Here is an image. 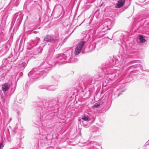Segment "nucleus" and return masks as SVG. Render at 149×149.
Instances as JSON below:
<instances>
[{"label": "nucleus", "instance_id": "f257e3e1", "mask_svg": "<svg viewBox=\"0 0 149 149\" xmlns=\"http://www.w3.org/2000/svg\"><path fill=\"white\" fill-rule=\"evenodd\" d=\"M84 44V41H82L80 42L77 46V48L75 50V54L76 55H77L80 53Z\"/></svg>", "mask_w": 149, "mask_h": 149}, {"label": "nucleus", "instance_id": "f03ea898", "mask_svg": "<svg viewBox=\"0 0 149 149\" xmlns=\"http://www.w3.org/2000/svg\"><path fill=\"white\" fill-rule=\"evenodd\" d=\"M125 0H119L118 1V3L116 4V8H120L123 6L125 4Z\"/></svg>", "mask_w": 149, "mask_h": 149}, {"label": "nucleus", "instance_id": "7ed1b4c3", "mask_svg": "<svg viewBox=\"0 0 149 149\" xmlns=\"http://www.w3.org/2000/svg\"><path fill=\"white\" fill-rule=\"evenodd\" d=\"M9 89L8 84L6 83H5L2 85V89L3 91H6Z\"/></svg>", "mask_w": 149, "mask_h": 149}, {"label": "nucleus", "instance_id": "20e7f679", "mask_svg": "<svg viewBox=\"0 0 149 149\" xmlns=\"http://www.w3.org/2000/svg\"><path fill=\"white\" fill-rule=\"evenodd\" d=\"M139 39L141 43H143L146 41L145 39L142 36L139 35Z\"/></svg>", "mask_w": 149, "mask_h": 149}, {"label": "nucleus", "instance_id": "39448f33", "mask_svg": "<svg viewBox=\"0 0 149 149\" xmlns=\"http://www.w3.org/2000/svg\"><path fill=\"white\" fill-rule=\"evenodd\" d=\"M81 119L85 121H88L90 120L87 116L85 115H84L82 116Z\"/></svg>", "mask_w": 149, "mask_h": 149}, {"label": "nucleus", "instance_id": "423d86ee", "mask_svg": "<svg viewBox=\"0 0 149 149\" xmlns=\"http://www.w3.org/2000/svg\"><path fill=\"white\" fill-rule=\"evenodd\" d=\"M100 106V105L99 104H95L93 106V107H99Z\"/></svg>", "mask_w": 149, "mask_h": 149}, {"label": "nucleus", "instance_id": "0eeeda50", "mask_svg": "<svg viewBox=\"0 0 149 149\" xmlns=\"http://www.w3.org/2000/svg\"><path fill=\"white\" fill-rule=\"evenodd\" d=\"M2 145V144L0 143V149H1V146Z\"/></svg>", "mask_w": 149, "mask_h": 149}]
</instances>
